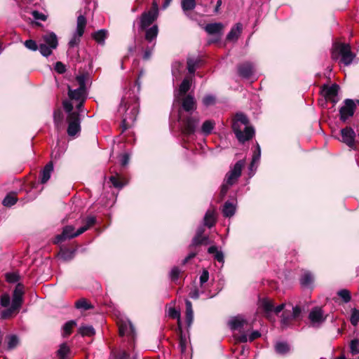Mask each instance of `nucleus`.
Listing matches in <instances>:
<instances>
[{"label":"nucleus","instance_id":"nucleus-1","mask_svg":"<svg viewBox=\"0 0 359 359\" xmlns=\"http://www.w3.org/2000/svg\"><path fill=\"white\" fill-rule=\"evenodd\" d=\"M89 80L88 74H81L76 77L72 86L68 85V100L62 102L64 109L68 116L67 134L74 137L81 131L79 112L87 97L86 84Z\"/></svg>","mask_w":359,"mask_h":359},{"label":"nucleus","instance_id":"nucleus-2","mask_svg":"<svg viewBox=\"0 0 359 359\" xmlns=\"http://www.w3.org/2000/svg\"><path fill=\"white\" fill-rule=\"evenodd\" d=\"M248 119L245 115L236 114L232 128L239 142L243 143L252 138L255 135L254 128L248 126Z\"/></svg>","mask_w":359,"mask_h":359},{"label":"nucleus","instance_id":"nucleus-3","mask_svg":"<svg viewBox=\"0 0 359 359\" xmlns=\"http://www.w3.org/2000/svg\"><path fill=\"white\" fill-rule=\"evenodd\" d=\"M332 59L338 60L339 64L348 66L355 58V55L351 51L349 44L336 42L332 48Z\"/></svg>","mask_w":359,"mask_h":359},{"label":"nucleus","instance_id":"nucleus-4","mask_svg":"<svg viewBox=\"0 0 359 359\" xmlns=\"http://www.w3.org/2000/svg\"><path fill=\"white\" fill-rule=\"evenodd\" d=\"M245 162L242 160L238 161L233 167L226 173L224 182L222 185L221 195L224 196L227 193L229 187L234 184L241 175L242 169Z\"/></svg>","mask_w":359,"mask_h":359},{"label":"nucleus","instance_id":"nucleus-5","mask_svg":"<svg viewBox=\"0 0 359 359\" xmlns=\"http://www.w3.org/2000/svg\"><path fill=\"white\" fill-rule=\"evenodd\" d=\"M158 17V6L154 1L148 11L143 12L140 15V29L144 31L151 25Z\"/></svg>","mask_w":359,"mask_h":359},{"label":"nucleus","instance_id":"nucleus-6","mask_svg":"<svg viewBox=\"0 0 359 359\" xmlns=\"http://www.w3.org/2000/svg\"><path fill=\"white\" fill-rule=\"evenodd\" d=\"M87 24L86 18L84 15H80L77 18L76 32L69 42L70 48L79 45L81 41V37L83 35L85 28Z\"/></svg>","mask_w":359,"mask_h":359},{"label":"nucleus","instance_id":"nucleus-7","mask_svg":"<svg viewBox=\"0 0 359 359\" xmlns=\"http://www.w3.org/2000/svg\"><path fill=\"white\" fill-rule=\"evenodd\" d=\"M181 121V129L183 134L190 135L195 133L197 126L199 123V118L197 116H188L182 119L180 114Z\"/></svg>","mask_w":359,"mask_h":359},{"label":"nucleus","instance_id":"nucleus-8","mask_svg":"<svg viewBox=\"0 0 359 359\" xmlns=\"http://www.w3.org/2000/svg\"><path fill=\"white\" fill-rule=\"evenodd\" d=\"M344 103V106L339 109V116L340 120L345 122L353 116L356 106L354 101L351 99H346Z\"/></svg>","mask_w":359,"mask_h":359},{"label":"nucleus","instance_id":"nucleus-9","mask_svg":"<svg viewBox=\"0 0 359 359\" xmlns=\"http://www.w3.org/2000/svg\"><path fill=\"white\" fill-rule=\"evenodd\" d=\"M341 141L346 144L351 149L356 150V142L355 141V133L350 127H346L341 130Z\"/></svg>","mask_w":359,"mask_h":359},{"label":"nucleus","instance_id":"nucleus-10","mask_svg":"<svg viewBox=\"0 0 359 359\" xmlns=\"http://www.w3.org/2000/svg\"><path fill=\"white\" fill-rule=\"evenodd\" d=\"M138 114V109L136 106H132L126 110V114L123 117L122 127L123 130L130 128L136 120Z\"/></svg>","mask_w":359,"mask_h":359},{"label":"nucleus","instance_id":"nucleus-11","mask_svg":"<svg viewBox=\"0 0 359 359\" xmlns=\"http://www.w3.org/2000/svg\"><path fill=\"white\" fill-rule=\"evenodd\" d=\"M326 318L327 316L324 314L323 309L318 306L312 309L309 315V319L313 326H319L326 320Z\"/></svg>","mask_w":359,"mask_h":359},{"label":"nucleus","instance_id":"nucleus-12","mask_svg":"<svg viewBox=\"0 0 359 359\" xmlns=\"http://www.w3.org/2000/svg\"><path fill=\"white\" fill-rule=\"evenodd\" d=\"M339 90V86L337 84H332V86L324 85L323 93L327 100H329L335 104L339 101L337 97Z\"/></svg>","mask_w":359,"mask_h":359},{"label":"nucleus","instance_id":"nucleus-13","mask_svg":"<svg viewBox=\"0 0 359 359\" xmlns=\"http://www.w3.org/2000/svg\"><path fill=\"white\" fill-rule=\"evenodd\" d=\"M24 294V288L23 286L20 284H18L16 285L13 294V299H12V304L11 306L13 307V309H19L22 305V297Z\"/></svg>","mask_w":359,"mask_h":359},{"label":"nucleus","instance_id":"nucleus-14","mask_svg":"<svg viewBox=\"0 0 359 359\" xmlns=\"http://www.w3.org/2000/svg\"><path fill=\"white\" fill-rule=\"evenodd\" d=\"M77 234V231H74V228L72 226H66L64 227L61 234L57 235L55 238V243H60L67 239H70L79 236Z\"/></svg>","mask_w":359,"mask_h":359},{"label":"nucleus","instance_id":"nucleus-15","mask_svg":"<svg viewBox=\"0 0 359 359\" xmlns=\"http://www.w3.org/2000/svg\"><path fill=\"white\" fill-rule=\"evenodd\" d=\"M207 64L206 58L198 54H190L187 57V67H200Z\"/></svg>","mask_w":359,"mask_h":359},{"label":"nucleus","instance_id":"nucleus-16","mask_svg":"<svg viewBox=\"0 0 359 359\" xmlns=\"http://www.w3.org/2000/svg\"><path fill=\"white\" fill-rule=\"evenodd\" d=\"M224 28L222 22H214L207 24L204 29L210 35L221 37Z\"/></svg>","mask_w":359,"mask_h":359},{"label":"nucleus","instance_id":"nucleus-17","mask_svg":"<svg viewBox=\"0 0 359 359\" xmlns=\"http://www.w3.org/2000/svg\"><path fill=\"white\" fill-rule=\"evenodd\" d=\"M43 43L50 46L53 49L57 48L58 46V39L57 35L53 32H48L41 36Z\"/></svg>","mask_w":359,"mask_h":359},{"label":"nucleus","instance_id":"nucleus-18","mask_svg":"<svg viewBox=\"0 0 359 359\" xmlns=\"http://www.w3.org/2000/svg\"><path fill=\"white\" fill-rule=\"evenodd\" d=\"M243 30V25L240 22L233 25L227 34L226 40L228 41H237Z\"/></svg>","mask_w":359,"mask_h":359},{"label":"nucleus","instance_id":"nucleus-19","mask_svg":"<svg viewBox=\"0 0 359 359\" xmlns=\"http://www.w3.org/2000/svg\"><path fill=\"white\" fill-rule=\"evenodd\" d=\"M229 325L231 330H241L242 328L250 327L247 322L241 316H236L229 321Z\"/></svg>","mask_w":359,"mask_h":359},{"label":"nucleus","instance_id":"nucleus-20","mask_svg":"<svg viewBox=\"0 0 359 359\" xmlns=\"http://www.w3.org/2000/svg\"><path fill=\"white\" fill-rule=\"evenodd\" d=\"M120 335H130L131 338H134L135 335V327L131 322H123L119 326Z\"/></svg>","mask_w":359,"mask_h":359},{"label":"nucleus","instance_id":"nucleus-21","mask_svg":"<svg viewBox=\"0 0 359 359\" xmlns=\"http://www.w3.org/2000/svg\"><path fill=\"white\" fill-rule=\"evenodd\" d=\"M182 106L186 111H194L196 109V102L193 95L185 96L182 102Z\"/></svg>","mask_w":359,"mask_h":359},{"label":"nucleus","instance_id":"nucleus-22","mask_svg":"<svg viewBox=\"0 0 359 359\" xmlns=\"http://www.w3.org/2000/svg\"><path fill=\"white\" fill-rule=\"evenodd\" d=\"M192 83L191 76L186 77L182 82L178 90V95H175L176 98L178 97L179 95H184L187 93V92L190 89L191 85Z\"/></svg>","mask_w":359,"mask_h":359},{"label":"nucleus","instance_id":"nucleus-23","mask_svg":"<svg viewBox=\"0 0 359 359\" xmlns=\"http://www.w3.org/2000/svg\"><path fill=\"white\" fill-rule=\"evenodd\" d=\"M107 31L106 29H100L92 34V38L99 44L104 45V41L107 36Z\"/></svg>","mask_w":359,"mask_h":359},{"label":"nucleus","instance_id":"nucleus-24","mask_svg":"<svg viewBox=\"0 0 359 359\" xmlns=\"http://www.w3.org/2000/svg\"><path fill=\"white\" fill-rule=\"evenodd\" d=\"M158 33V27L157 25H154L150 28H147L145 29V39L148 42H151L157 37Z\"/></svg>","mask_w":359,"mask_h":359},{"label":"nucleus","instance_id":"nucleus-25","mask_svg":"<svg viewBox=\"0 0 359 359\" xmlns=\"http://www.w3.org/2000/svg\"><path fill=\"white\" fill-rule=\"evenodd\" d=\"M53 170V165L51 162L48 163L46 165L43 170L41 172V182L44 184L48 182V180L50 177L51 172Z\"/></svg>","mask_w":359,"mask_h":359},{"label":"nucleus","instance_id":"nucleus-26","mask_svg":"<svg viewBox=\"0 0 359 359\" xmlns=\"http://www.w3.org/2000/svg\"><path fill=\"white\" fill-rule=\"evenodd\" d=\"M215 126V123L212 120L205 121L201 128V133L203 135H210Z\"/></svg>","mask_w":359,"mask_h":359},{"label":"nucleus","instance_id":"nucleus-27","mask_svg":"<svg viewBox=\"0 0 359 359\" xmlns=\"http://www.w3.org/2000/svg\"><path fill=\"white\" fill-rule=\"evenodd\" d=\"M186 304V321L187 323V325L189 327L191 326L193 319H194V312L192 309V304L191 302L186 299L185 301Z\"/></svg>","mask_w":359,"mask_h":359},{"label":"nucleus","instance_id":"nucleus-28","mask_svg":"<svg viewBox=\"0 0 359 359\" xmlns=\"http://www.w3.org/2000/svg\"><path fill=\"white\" fill-rule=\"evenodd\" d=\"M204 225L208 227H212L215 222V212L213 210H208L204 217Z\"/></svg>","mask_w":359,"mask_h":359},{"label":"nucleus","instance_id":"nucleus-29","mask_svg":"<svg viewBox=\"0 0 359 359\" xmlns=\"http://www.w3.org/2000/svg\"><path fill=\"white\" fill-rule=\"evenodd\" d=\"M260 307L265 311V313L269 315L273 310V304L272 301L269 299H262L260 301Z\"/></svg>","mask_w":359,"mask_h":359},{"label":"nucleus","instance_id":"nucleus-30","mask_svg":"<svg viewBox=\"0 0 359 359\" xmlns=\"http://www.w3.org/2000/svg\"><path fill=\"white\" fill-rule=\"evenodd\" d=\"M203 231L204 230H203V227H200L198 229L196 235L195 236V237L193 238V241H192L193 245H198L202 244L208 240V237L202 236Z\"/></svg>","mask_w":359,"mask_h":359},{"label":"nucleus","instance_id":"nucleus-31","mask_svg":"<svg viewBox=\"0 0 359 359\" xmlns=\"http://www.w3.org/2000/svg\"><path fill=\"white\" fill-rule=\"evenodd\" d=\"M7 339V348L13 350L18 346L20 343L18 337L15 334L8 335Z\"/></svg>","mask_w":359,"mask_h":359},{"label":"nucleus","instance_id":"nucleus-32","mask_svg":"<svg viewBox=\"0 0 359 359\" xmlns=\"http://www.w3.org/2000/svg\"><path fill=\"white\" fill-rule=\"evenodd\" d=\"M236 208L233 203L230 202H226L224 203L222 212L225 217H230L235 213Z\"/></svg>","mask_w":359,"mask_h":359},{"label":"nucleus","instance_id":"nucleus-33","mask_svg":"<svg viewBox=\"0 0 359 359\" xmlns=\"http://www.w3.org/2000/svg\"><path fill=\"white\" fill-rule=\"evenodd\" d=\"M69 351L70 349L69 346L65 343H63L60 346L57 354L60 359H67Z\"/></svg>","mask_w":359,"mask_h":359},{"label":"nucleus","instance_id":"nucleus-34","mask_svg":"<svg viewBox=\"0 0 359 359\" xmlns=\"http://www.w3.org/2000/svg\"><path fill=\"white\" fill-rule=\"evenodd\" d=\"M79 332L83 337H91L95 333L94 328L90 325H83L80 327Z\"/></svg>","mask_w":359,"mask_h":359},{"label":"nucleus","instance_id":"nucleus-35","mask_svg":"<svg viewBox=\"0 0 359 359\" xmlns=\"http://www.w3.org/2000/svg\"><path fill=\"white\" fill-rule=\"evenodd\" d=\"M95 221H96V219H95V217H94L90 216V217H87L86 225L79 228L77 230V234H82L83 233H84L90 226H92L93 225L95 224Z\"/></svg>","mask_w":359,"mask_h":359},{"label":"nucleus","instance_id":"nucleus-36","mask_svg":"<svg viewBox=\"0 0 359 359\" xmlns=\"http://www.w3.org/2000/svg\"><path fill=\"white\" fill-rule=\"evenodd\" d=\"M38 50L42 55L48 57L52 54L53 49L50 46H47L46 43H41L38 46Z\"/></svg>","mask_w":359,"mask_h":359},{"label":"nucleus","instance_id":"nucleus-37","mask_svg":"<svg viewBox=\"0 0 359 359\" xmlns=\"http://www.w3.org/2000/svg\"><path fill=\"white\" fill-rule=\"evenodd\" d=\"M260 333L258 332V331H252L249 337H248V336L246 334H241L240 337H239V340L241 342H246L248 340L252 341L253 340H255V339L258 338L260 337Z\"/></svg>","mask_w":359,"mask_h":359},{"label":"nucleus","instance_id":"nucleus-38","mask_svg":"<svg viewBox=\"0 0 359 359\" xmlns=\"http://www.w3.org/2000/svg\"><path fill=\"white\" fill-rule=\"evenodd\" d=\"M313 278L310 273H305L300 279V283L304 287H309L311 284L313 283Z\"/></svg>","mask_w":359,"mask_h":359},{"label":"nucleus","instance_id":"nucleus-39","mask_svg":"<svg viewBox=\"0 0 359 359\" xmlns=\"http://www.w3.org/2000/svg\"><path fill=\"white\" fill-rule=\"evenodd\" d=\"M182 8L183 11H191L196 7V1L195 0H182L181 2Z\"/></svg>","mask_w":359,"mask_h":359},{"label":"nucleus","instance_id":"nucleus-40","mask_svg":"<svg viewBox=\"0 0 359 359\" xmlns=\"http://www.w3.org/2000/svg\"><path fill=\"white\" fill-rule=\"evenodd\" d=\"M260 156H261V149H260L259 146L257 144V151H255V153L253 154L252 162L250 165V170H252L255 166L256 167V164L259 161Z\"/></svg>","mask_w":359,"mask_h":359},{"label":"nucleus","instance_id":"nucleus-41","mask_svg":"<svg viewBox=\"0 0 359 359\" xmlns=\"http://www.w3.org/2000/svg\"><path fill=\"white\" fill-rule=\"evenodd\" d=\"M75 306L78 309H83V310H88V309H90L93 306H91L90 304H89L86 299H79V301H77L76 303H75Z\"/></svg>","mask_w":359,"mask_h":359},{"label":"nucleus","instance_id":"nucleus-42","mask_svg":"<svg viewBox=\"0 0 359 359\" xmlns=\"http://www.w3.org/2000/svg\"><path fill=\"white\" fill-rule=\"evenodd\" d=\"M76 325L75 320H70L67 322L63 326L64 334L67 336L72 333V329Z\"/></svg>","mask_w":359,"mask_h":359},{"label":"nucleus","instance_id":"nucleus-43","mask_svg":"<svg viewBox=\"0 0 359 359\" xmlns=\"http://www.w3.org/2000/svg\"><path fill=\"white\" fill-rule=\"evenodd\" d=\"M275 348L277 353L284 354L289 351V346L285 342H278L275 346Z\"/></svg>","mask_w":359,"mask_h":359},{"label":"nucleus","instance_id":"nucleus-44","mask_svg":"<svg viewBox=\"0 0 359 359\" xmlns=\"http://www.w3.org/2000/svg\"><path fill=\"white\" fill-rule=\"evenodd\" d=\"M202 102L203 105L205 107H209L213 105L216 102V97L213 95H206L202 100Z\"/></svg>","mask_w":359,"mask_h":359},{"label":"nucleus","instance_id":"nucleus-45","mask_svg":"<svg viewBox=\"0 0 359 359\" xmlns=\"http://www.w3.org/2000/svg\"><path fill=\"white\" fill-rule=\"evenodd\" d=\"M238 74L244 79H250L253 75V69H238Z\"/></svg>","mask_w":359,"mask_h":359},{"label":"nucleus","instance_id":"nucleus-46","mask_svg":"<svg viewBox=\"0 0 359 359\" xmlns=\"http://www.w3.org/2000/svg\"><path fill=\"white\" fill-rule=\"evenodd\" d=\"M17 202V198L14 195H8L3 200V205L6 207H11Z\"/></svg>","mask_w":359,"mask_h":359},{"label":"nucleus","instance_id":"nucleus-47","mask_svg":"<svg viewBox=\"0 0 359 359\" xmlns=\"http://www.w3.org/2000/svg\"><path fill=\"white\" fill-rule=\"evenodd\" d=\"M350 321L354 326H356L359 323V310L356 309L351 310Z\"/></svg>","mask_w":359,"mask_h":359},{"label":"nucleus","instance_id":"nucleus-48","mask_svg":"<svg viewBox=\"0 0 359 359\" xmlns=\"http://www.w3.org/2000/svg\"><path fill=\"white\" fill-rule=\"evenodd\" d=\"M337 294L345 303H348L351 301V297L350 292L348 290H341L337 292Z\"/></svg>","mask_w":359,"mask_h":359},{"label":"nucleus","instance_id":"nucleus-49","mask_svg":"<svg viewBox=\"0 0 359 359\" xmlns=\"http://www.w3.org/2000/svg\"><path fill=\"white\" fill-rule=\"evenodd\" d=\"M59 255L63 260L68 261L74 257V251L69 250H62Z\"/></svg>","mask_w":359,"mask_h":359},{"label":"nucleus","instance_id":"nucleus-50","mask_svg":"<svg viewBox=\"0 0 359 359\" xmlns=\"http://www.w3.org/2000/svg\"><path fill=\"white\" fill-rule=\"evenodd\" d=\"M350 349L353 355L359 353V339H354L350 343Z\"/></svg>","mask_w":359,"mask_h":359},{"label":"nucleus","instance_id":"nucleus-51","mask_svg":"<svg viewBox=\"0 0 359 359\" xmlns=\"http://www.w3.org/2000/svg\"><path fill=\"white\" fill-rule=\"evenodd\" d=\"M114 359H129V354L124 350H120L112 355Z\"/></svg>","mask_w":359,"mask_h":359},{"label":"nucleus","instance_id":"nucleus-52","mask_svg":"<svg viewBox=\"0 0 359 359\" xmlns=\"http://www.w3.org/2000/svg\"><path fill=\"white\" fill-rule=\"evenodd\" d=\"M25 46L26 48L31 50H38V46L36 42L34 40L32 39H28L25 41Z\"/></svg>","mask_w":359,"mask_h":359},{"label":"nucleus","instance_id":"nucleus-53","mask_svg":"<svg viewBox=\"0 0 359 359\" xmlns=\"http://www.w3.org/2000/svg\"><path fill=\"white\" fill-rule=\"evenodd\" d=\"M53 117H54L55 124L56 127L58 128L60 122L62 121V120L63 118V115H62V112L61 111V110L55 111Z\"/></svg>","mask_w":359,"mask_h":359},{"label":"nucleus","instance_id":"nucleus-54","mask_svg":"<svg viewBox=\"0 0 359 359\" xmlns=\"http://www.w3.org/2000/svg\"><path fill=\"white\" fill-rule=\"evenodd\" d=\"M10 302H11V298H10L9 294L5 293L1 296L0 302H1V305L2 306H4V307L8 306L10 304Z\"/></svg>","mask_w":359,"mask_h":359},{"label":"nucleus","instance_id":"nucleus-55","mask_svg":"<svg viewBox=\"0 0 359 359\" xmlns=\"http://www.w3.org/2000/svg\"><path fill=\"white\" fill-rule=\"evenodd\" d=\"M32 15L35 20H40L42 21H46L47 20V15H44L42 13H40L38 11H33L32 12Z\"/></svg>","mask_w":359,"mask_h":359},{"label":"nucleus","instance_id":"nucleus-56","mask_svg":"<svg viewBox=\"0 0 359 359\" xmlns=\"http://www.w3.org/2000/svg\"><path fill=\"white\" fill-rule=\"evenodd\" d=\"M209 273L207 270H203L200 276V283L202 285L208 280Z\"/></svg>","mask_w":359,"mask_h":359},{"label":"nucleus","instance_id":"nucleus-57","mask_svg":"<svg viewBox=\"0 0 359 359\" xmlns=\"http://www.w3.org/2000/svg\"><path fill=\"white\" fill-rule=\"evenodd\" d=\"M180 273V270L178 267H173L170 271V278L172 280H177Z\"/></svg>","mask_w":359,"mask_h":359},{"label":"nucleus","instance_id":"nucleus-58","mask_svg":"<svg viewBox=\"0 0 359 359\" xmlns=\"http://www.w3.org/2000/svg\"><path fill=\"white\" fill-rule=\"evenodd\" d=\"M16 309H13V307L11 306L9 309L2 311L1 318L6 319V318H9L11 316L12 313Z\"/></svg>","mask_w":359,"mask_h":359},{"label":"nucleus","instance_id":"nucleus-59","mask_svg":"<svg viewBox=\"0 0 359 359\" xmlns=\"http://www.w3.org/2000/svg\"><path fill=\"white\" fill-rule=\"evenodd\" d=\"M6 280L9 283H15L18 280V276L15 273H8L6 274Z\"/></svg>","mask_w":359,"mask_h":359},{"label":"nucleus","instance_id":"nucleus-60","mask_svg":"<svg viewBox=\"0 0 359 359\" xmlns=\"http://www.w3.org/2000/svg\"><path fill=\"white\" fill-rule=\"evenodd\" d=\"M109 180L112 184L114 185V187L117 188H121L123 187V184L118 181V180L115 176H111Z\"/></svg>","mask_w":359,"mask_h":359},{"label":"nucleus","instance_id":"nucleus-61","mask_svg":"<svg viewBox=\"0 0 359 359\" xmlns=\"http://www.w3.org/2000/svg\"><path fill=\"white\" fill-rule=\"evenodd\" d=\"M302 312V310L301 309L296 306L292 308V318H297L299 316L300 313Z\"/></svg>","mask_w":359,"mask_h":359},{"label":"nucleus","instance_id":"nucleus-62","mask_svg":"<svg viewBox=\"0 0 359 359\" xmlns=\"http://www.w3.org/2000/svg\"><path fill=\"white\" fill-rule=\"evenodd\" d=\"M169 315L172 318H178V319H180V312L177 311V310H175V309H170L169 310Z\"/></svg>","mask_w":359,"mask_h":359},{"label":"nucleus","instance_id":"nucleus-63","mask_svg":"<svg viewBox=\"0 0 359 359\" xmlns=\"http://www.w3.org/2000/svg\"><path fill=\"white\" fill-rule=\"evenodd\" d=\"M291 318L285 316V313H283L281 323L283 326H287Z\"/></svg>","mask_w":359,"mask_h":359},{"label":"nucleus","instance_id":"nucleus-64","mask_svg":"<svg viewBox=\"0 0 359 359\" xmlns=\"http://www.w3.org/2000/svg\"><path fill=\"white\" fill-rule=\"evenodd\" d=\"M248 353V348H245L244 346L240 350V358L239 359H245Z\"/></svg>","mask_w":359,"mask_h":359}]
</instances>
